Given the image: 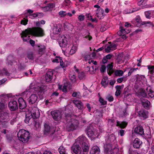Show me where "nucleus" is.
Wrapping results in <instances>:
<instances>
[{
    "instance_id": "603ef678",
    "label": "nucleus",
    "mask_w": 154,
    "mask_h": 154,
    "mask_svg": "<svg viewBox=\"0 0 154 154\" xmlns=\"http://www.w3.org/2000/svg\"><path fill=\"white\" fill-rule=\"evenodd\" d=\"M106 99L109 102H111L114 100V98L112 95H108L106 97Z\"/></svg>"
},
{
    "instance_id": "79ce46f5",
    "label": "nucleus",
    "mask_w": 154,
    "mask_h": 154,
    "mask_svg": "<svg viewBox=\"0 0 154 154\" xmlns=\"http://www.w3.org/2000/svg\"><path fill=\"white\" fill-rule=\"evenodd\" d=\"M32 118V116L30 115L29 113L26 114V119L25 120V122L26 123H28L30 119Z\"/></svg>"
},
{
    "instance_id": "5701e85b",
    "label": "nucleus",
    "mask_w": 154,
    "mask_h": 154,
    "mask_svg": "<svg viewBox=\"0 0 154 154\" xmlns=\"http://www.w3.org/2000/svg\"><path fill=\"white\" fill-rule=\"evenodd\" d=\"M53 75V72L52 71H48L47 72L45 76V80L46 82H48L51 81Z\"/></svg>"
},
{
    "instance_id": "e433bc0d",
    "label": "nucleus",
    "mask_w": 154,
    "mask_h": 154,
    "mask_svg": "<svg viewBox=\"0 0 154 154\" xmlns=\"http://www.w3.org/2000/svg\"><path fill=\"white\" fill-rule=\"evenodd\" d=\"M77 47L76 45H73L70 51V53L72 54L75 53L77 50Z\"/></svg>"
},
{
    "instance_id": "a18cd8bd",
    "label": "nucleus",
    "mask_w": 154,
    "mask_h": 154,
    "mask_svg": "<svg viewBox=\"0 0 154 154\" xmlns=\"http://www.w3.org/2000/svg\"><path fill=\"white\" fill-rule=\"evenodd\" d=\"M147 66L149 70V72L150 73L152 74L154 73V66Z\"/></svg>"
},
{
    "instance_id": "2f4dec72",
    "label": "nucleus",
    "mask_w": 154,
    "mask_h": 154,
    "mask_svg": "<svg viewBox=\"0 0 154 154\" xmlns=\"http://www.w3.org/2000/svg\"><path fill=\"white\" fill-rule=\"evenodd\" d=\"M153 13V11H146L144 12V14L146 17L147 18L150 19L151 17V14Z\"/></svg>"
},
{
    "instance_id": "473e14b6",
    "label": "nucleus",
    "mask_w": 154,
    "mask_h": 154,
    "mask_svg": "<svg viewBox=\"0 0 154 154\" xmlns=\"http://www.w3.org/2000/svg\"><path fill=\"white\" fill-rule=\"evenodd\" d=\"M142 143V141L139 139L138 138H135V148H139Z\"/></svg>"
},
{
    "instance_id": "f704fd0d",
    "label": "nucleus",
    "mask_w": 154,
    "mask_h": 154,
    "mask_svg": "<svg viewBox=\"0 0 154 154\" xmlns=\"http://www.w3.org/2000/svg\"><path fill=\"white\" fill-rule=\"evenodd\" d=\"M116 91L115 93V95L116 96H119L121 94V91L120 90L121 89V87L120 86H116Z\"/></svg>"
},
{
    "instance_id": "09e8293b",
    "label": "nucleus",
    "mask_w": 154,
    "mask_h": 154,
    "mask_svg": "<svg viewBox=\"0 0 154 154\" xmlns=\"http://www.w3.org/2000/svg\"><path fill=\"white\" fill-rule=\"evenodd\" d=\"M1 117L2 119H8L9 117V114L7 112H5L2 115Z\"/></svg>"
},
{
    "instance_id": "6e6d98bb",
    "label": "nucleus",
    "mask_w": 154,
    "mask_h": 154,
    "mask_svg": "<svg viewBox=\"0 0 154 154\" xmlns=\"http://www.w3.org/2000/svg\"><path fill=\"white\" fill-rule=\"evenodd\" d=\"M72 96L73 97H79L80 96V93L79 92H74L72 93Z\"/></svg>"
},
{
    "instance_id": "f03ea898",
    "label": "nucleus",
    "mask_w": 154,
    "mask_h": 154,
    "mask_svg": "<svg viewBox=\"0 0 154 154\" xmlns=\"http://www.w3.org/2000/svg\"><path fill=\"white\" fill-rule=\"evenodd\" d=\"M65 115L67 120L69 119V121L68 122L66 126L67 130L68 131H70L76 129L78 127L79 124L78 121L73 118L70 119V114L66 115L65 114Z\"/></svg>"
},
{
    "instance_id": "6ab92c4d",
    "label": "nucleus",
    "mask_w": 154,
    "mask_h": 154,
    "mask_svg": "<svg viewBox=\"0 0 154 154\" xmlns=\"http://www.w3.org/2000/svg\"><path fill=\"white\" fill-rule=\"evenodd\" d=\"M103 12L104 10L102 9H97L96 11L97 17L100 19L103 18L104 16Z\"/></svg>"
},
{
    "instance_id": "c756f323",
    "label": "nucleus",
    "mask_w": 154,
    "mask_h": 154,
    "mask_svg": "<svg viewBox=\"0 0 154 154\" xmlns=\"http://www.w3.org/2000/svg\"><path fill=\"white\" fill-rule=\"evenodd\" d=\"M115 140V137L113 134L110 135L107 140L108 144H112V143Z\"/></svg>"
},
{
    "instance_id": "680f3d73",
    "label": "nucleus",
    "mask_w": 154,
    "mask_h": 154,
    "mask_svg": "<svg viewBox=\"0 0 154 154\" xmlns=\"http://www.w3.org/2000/svg\"><path fill=\"white\" fill-rule=\"evenodd\" d=\"M106 66L104 65H102L100 68V71L102 72H104L106 70Z\"/></svg>"
},
{
    "instance_id": "9d476101",
    "label": "nucleus",
    "mask_w": 154,
    "mask_h": 154,
    "mask_svg": "<svg viewBox=\"0 0 154 154\" xmlns=\"http://www.w3.org/2000/svg\"><path fill=\"white\" fill-rule=\"evenodd\" d=\"M33 118H37L40 116V114L38 109L35 107H33L29 113Z\"/></svg>"
},
{
    "instance_id": "39448f33",
    "label": "nucleus",
    "mask_w": 154,
    "mask_h": 154,
    "mask_svg": "<svg viewBox=\"0 0 154 154\" xmlns=\"http://www.w3.org/2000/svg\"><path fill=\"white\" fill-rule=\"evenodd\" d=\"M79 138H82V140L80 141V145L82 144V152L83 154H87L89 150V147L88 144V141L86 138L83 136H82L79 137Z\"/></svg>"
},
{
    "instance_id": "aec40b11",
    "label": "nucleus",
    "mask_w": 154,
    "mask_h": 154,
    "mask_svg": "<svg viewBox=\"0 0 154 154\" xmlns=\"http://www.w3.org/2000/svg\"><path fill=\"white\" fill-rule=\"evenodd\" d=\"M135 134L140 135L144 134L143 129L141 126L139 125L137 126L135 128Z\"/></svg>"
},
{
    "instance_id": "a19ab883",
    "label": "nucleus",
    "mask_w": 154,
    "mask_h": 154,
    "mask_svg": "<svg viewBox=\"0 0 154 154\" xmlns=\"http://www.w3.org/2000/svg\"><path fill=\"white\" fill-rule=\"evenodd\" d=\"M123 72L120 70H117L115 72V75L116 76H121L123 75Z\"/></svg>"
},
{
    "instance_id": "9b49d317",
    "label": "nucleus",
    "mask_w": 154,
    "mask_h": 154,
    "mask_svg": "<svg viewBox=\"0 0 154 154\" xmlns=\"http://www.w3.org/2000/svg\"><path fill=\"white\" fill-rule=\"evenodd\" d=\"M68 43L66 38L65 36H62L59 38V45L61 47H66Z\"/></svg>"
},
{
    "instance_id": "4be33fe9",
    "label": "nucleus",
    "mask_w": 154,
    "mask_h": 154,
    "mask_svg": "<svg viewBox=\"0 0 154 154\" xmlns=\"http://www.w3.org/2000/svg\"><path fill=\"white\" fill-rule=\"evenodd\" d=\"M100 152V149L96 146L92 147L90 151V154H99Z\"/></svg>"
},
{
    "instance_id": "72a5a7b5",
    "label": "nucleus",
    "mask_w": 154,
    "mask_h": 154,
    "mask_svg": "<svg viewBox=\"0 0 154 154\" xmlns=\"http://www.w3.org/2000/svg\"><path fill=\"white\" fill-rule=\"evenodd\" d=\"M54 6H55L54 4L53 3L49 4L47 6L45 7L44 9L47 11L51 10L53 8Z\"/></svg>"
},
{
    "instance_id": "423d86ee",
    "label": "nucleus",
    "mask_w": 154,
    "mask_h": 154,
    "mask_svg": "<svg viewBox=\"0 0 154 154\" xmlns=\"http://www.w3.org/2000/svg\"><path fill=\"white\" fill-rule=\"evenodd\" d=\"M152 24V23L150 21L142 22L139 15H137L135 17V26L137 27H140L142 25H145V26H150Z\"/></svg>"
},
{
    "instance_id": "37998d69",
    "label": "nucleus",
    "mask_w": 154,
    "mask_h": 154,
    "mask_svg": "<svg viewBox=\"0 0 154 154\" xmlns=\"http://www.w3.org/2000/svg\"><path fill=\"white\" fill-rule=\"evenodd\" d=\"M1 73L3 75H5L8 77L10 75V74L5 69H3L2 70Z\"/></svg>"
},
{
    "instance_id": "1a4fd4ad",
    "label": "nucleus",
    "mask_w": 154,
    "mask_h": 154,
    "mask_svg": "<svg viewBox=\"0 0 154 154\" xmlns=\"http://www.w3.org/2000/svg\"><path fill=\"white\" fill-rule=\"evenodd\" d=\"M137 116L143 119H145L148 117V112L144 109H141L137 112Z\"/></svg>"
},
{
    "instance_id": "3c124183",
    "label": "nucleus",
    "mask_w": 154,
    "mask_h": 154,
    "mask_svg": "<svg viewBox=\"0 0 154 154\" xmlns=\"http://www.w3.org/2000/svg\"><path fill=\"white\" fill-rule=\"evenodd\" d=\"M127 80V79L125 77L119 78L117 79V81L119 83H121L123 81H125Z\"/></svg>"
},
{
    "instance_id": "bb28decb",
    "label": "nucleus",
    "mask_w": 154,
    "mask_h": 154,
    "mask_svg": "<svg viewBox=\"0 0 154 154\" xmlns=\"http://www.w3.org/2000/svg\"><path fill=\"white\" fill-rule=\"evenodd\" d=\"M61 29L60 25L54 26L53 28V33L54 34H58L61 31Z\"/></svg>"
},
{
    "instance_id": "c85d7f7f",
    "label": "nucleus",
    "mask_w": 154,
    "mask_h": 154,
    "mask_svg": "<svg viewBox=\"0 0 154 154\" xmlns=\"http://www.w3.org/2000/svg\"><path fill=\"white\" fill-rule=\"evenodd\" d=\"M120 30L118 32V34L120 36L122 35H123L128 34L129 32V31L128 30V31H126L125 29H123V27L122 26H120Z\"/></svg>"
},
{
    "instance_id": "7ed1b4c3",
    "label": "nucleus",
    "mask_w": 154,
    "mask_h": 154,
    "mask_svg": "<svg viewBox=\"0 0 154 154\" xmlns=\"http://www.w3.org/2000/svg\"><path fill=\"white\" fill-rule=\"evenodd\" d=\"M17 136L19 140L23 143H27L30 137L29 132L24 129L20 130Z\"/></svg>"
},
{
    "instance_id": "f3484780",
    "label": "nucleus",
    "mask_w": 154,
    "mask_h": 154,
    "mask_svg": "<svg viewBox=\"0 0 154 154\" xmlns=\"http://www.w3.org/2000/svg\"><path fill=\"white\" fill-rule=\"evenodd\" d=\"M38 97L35 94H32L28 99V101L30 104L35 103L37 100Z\"/></svg>"
},
{
    "instance_id": "864d4df0",
    "label": "nucleus",
    "mask_w": 154,
    "mask_h": 154,
    "mask_svg": "<svg viewBox=\"0 0 154 154\" xmlns=\"http://www.w3.org/2000/svg\"><path fill=\"white\" fill-rule=\"evenodd\" d=\"M70 80L73 82H75L76 81L75 76L74 75H70L69 76Z\"/></svg>"
},
{
    "instance_id": "4d7b16f0",
    "label": "nucleus",
    "mask_w": 154,
    "mask_h": 154,
    "mask_svg": "<svg viewBox=\"0 0 154 154\" xmlns=\"http://www.w3.org/2000/svg\"><path fill=\"white\" fill-rule=\"evenodd\" d=\"M99 101L102 105H105L107 103V102L101 97L100 98Z\"/></svg>"
},
{
    "instance_id": "ddd939ff",
    "label": "nucleus",
    "mask_w": 154,
    "mask_h": 154,
    "mask_svg": "<svg viewBox=\"0 0 154 154\" xmlns=\"http://www.w3.org/2000/svg\"><path fill=\"white\" fill-rule=\"evenodd\" d=\"M51 115L54 119L56 121H58L60 119L61 117V112L59 110L54 111L51 112Z\"/></svg>"
},
{
    "instance_id": "c03bdc74",
    "label": "nucleus",
    "mask_w": 154,
    "mask_h": 154,
    "mask_svg": "<svg viewBox=\"0 0 154 154\" xmlns=\"http://www.w3.org/2000/svg\"><path fill=\"white\" fill-rule=\"evenodd\" d=\"M7 107V105L3 103L0 102V113Z\"/></svg>"
},
{
    "instance_id": "58836bf2",
    "label": "nucleus",
    "mask_w": 154,
    "mask_h": 154,
    "mask_svg": "<svg viewBox=\"0 0 154 154\" xmlns=\"http://www.w3.org/2000/svg\"><path fill=\"white\" fill-rule=\"evenodd\" d=\"M60 154H67L65 149L62 146H60L58 149Z\"/></svg>"
},
{
    "instance_id": "0e129e2a",
    "label": "nucleus",
    "mask_w": 154,
    "mask_h": 154,
    "mask_svg": "<svg viewBox=\"0 0 154 154\" xmlns=\"http://www.w3.org/2000/svg\"><path fill=\"white\" fill-rule=\"evenodd\" d=\"M59 62L60 63V66L62 67L63 68L65 66L64 64V63L62 60V58L61 57V58H60Z\"/></svg>"
},
{
    "instance_id": "20e7f679",
    "label": "nucleus",
    "mask_w": 154,
    "mask_h": 154,
    "mask_svg": "<svg viewBox=\"0 0 154 154\" xmlns=\"http://www.w3.org/2000/svg\"><path fill=\"white\" fill-rule=\"evenodd\" d=\"M146 92L143 89L141 88L138 91L137 94L139 97H147V93L148 95L151 98H152L154 97V93L151 89L150 86H148L146 88Z\"/></svg>"
},
{
    "instance_id": "393cba45",
    "label": "nucleus",
    "mask_w": 154,
    "mask_h": 154,
    "mask_svg": "<svg viewBox=\"0 0 154 154\" xmlns=\"http://www.w3.org/2000/svg\"><path fill=\"white\" fill-rule=\"evenodd\" d=\"M72 3L70 0H65L63 3V7L66 8H69L71 7Z\"/></svg>"
},
{
    "instance_id": "4c0bfd02",
    "label": "nucleus",
    "mask_w": 154,
    "mask_h": 154,
    "mask_svg": "<svg viewBox=\"0 0 154 154\" xmlns=\"http://www.w3.org/2000/svg\"><path fill=\"white\" fill-rule=\"evenodd\" d=\"M86 60L88 59L91 58V53L88 52H85L82 54Z\"/></svg>"
},
{
    "instance_id": "338daca9",
    "label": "nucleus",
    "mask_w": 154,
    "mask_h": 154,
    "mask_svg": "<svg viewBox=\"0 0 154 154\" xmlns=\"http://www.w3.org/2000/svg\"><path fill=\"white\" fill-rule=\"evenodd\" d=\"M28 20H23L21 21V23L24 25H26V24H27V22H28Z\"/></svg>"
},
{
    "instance_id": "69168bd1",
    "label": "nucleus",
    "mask_w": 154,
    "mask_h": 154,
    "mask_svg": "<svg viewBox=\"0 0 154 154\" xmlns=\"http://www.w3.org/2000/svg\"><path fill=\"white\" fill-rule=\"evenodd\" d=\"M67 86L66 85H63L62 89V91L64 92H67Z\"/></svg>"
},
{
    "instance_id": "bf43d9fd",
    "label": "nucleus",
    "mask_w": 154,
    "mask_h": 154,
    "mask_svg": "<svg viewBox=\"0 0 154 154\" xmlns=\"http://www.w3.org/2000/svg\"><path fill=\"white\" fill-rule=\"evenodd\" d=\"M85 17V16L84 15H81L78 17V18L79 21H82L84 20Z\"/></svg>"
},
{
    "instance_id": "8fccbe9b",
    "label": "nucleus",
    "mask_w": 154,
    "mask_h": 154,
    "mask_svg": "<svg viewBox=\"0 0 154 154\" xmlns=\"http://www.w3.org/2000/svg\"><path fill=\"white\" fill-rule=\"evenodd\" d=\"M85 76V75L83 72H82L79 73L78 77L80 80H82L84 79Z\"/></svg>"
},
{
    "instance_id": "6e6552de",
    "label": "nucleus",
    "mask_w": 154,
    "mask_h": 154,
    "mask_svg": "<svg viewBox=\"0 0 154 154\" xmlns=\"http://www.w3.org/2000/svg\"><path fill=\"white\" fill-rule=\"evenodd\" d=\"M129 56L128 54L125 55L123 53L119 54L117 57V62L120 64L123 63L126 60L128 59Z\"/></svg>"
},
{
    "instance_id": "f8f14e48",
    "label": "nucleus",
    "mask_w": 154,
    "mask_h": 154,
    "mask_svg": "<svg viewBox=\"0 0 154 154\" xmlns=\"http://www.w3.org/2000/svg\"><path fill=\"white\" fill-rule=\"evenodd\" d=\"M8 106L11 111H14L18 108V106L16 101L12 100L10 101L8 104Z\"/></svg>"
},
{
    "instance_id": "dca6fc26",
    "label": "nucleus",
    "mask_w": 154,
    "mask_h": 154,
    "mask_svg": "<svg viewBox=\"0 0 154 154\" xmlns=\"http://www.w3.org/2000/svg\"><path fill=\"white\" fill-rule=\"evenodd\" d=\"M145 79V77L143 75H137L136 77V84L137 86H141L143 83V81Z\"/></svg>"
},
{
    "instance_id": "e2e57ef3",
    "label": "nucleus",
    "mask_w": 154,
    "mask_h": 154,
    "mask_svg": "<svg viewBox=\"0 0 154 154\" xmlns=\"http://www.w3.org/2000/svg\"><path fill=\"white\" fill-rule=\"evenodd\" d=\"M8 60H11V62H12V61L13 62V61H14V60H15L13 57L11 55H10L8 57Z\"/></svg>"
},
{
    "instance_id": "052dcab7",
    "label": "nucleus",
    "mask_w": 154,
    "mask_h": 154,
    "mask_svg": "<svg viewBox=\"0 0 154 154\" xmlns=\"http://www.w3.org/2000/svg\"><path fill=\"white\" fill-rule=\"evenodd\" d=\"M38 14H40L39 13H34L30 15L29 17L31 19H34L38 16Z\"/></svg>"
},
{
    "instance_id": "5fc2aeb1",
    "label": "nucleus",
    "mask_w": 154,
    "mask_h": 154,
    "mask_svg": "<svg viewBox=\"0 0 154 154\" xmlns=\"http://www.w3.org/2000/svg\"><path fill=\"white\" fill-rule=\"evenodd\" d=\"M59 14L60 15L61 17H65L67 15V13H66V12L65 11H60L59 13Z\"/></svg>"
},
{
    "instance_id": "412c9836",
    "label": "nucleus",
    "mask_w": 154,
    "mask_h": 154,
    "mask_svg": "<svg viewBox=\"0 0 154 154\" xmlns=\"http://www.w3.org/2000/svg\"><path fill=\"white\" fill-rule=\"evenodd\" d=\"M19 107L21 109L25 108L26 106V102L22 98H20L18 99Z\"/></svg>"
},
{
    "instance_id": "f257e3e1",
    "label": "nucleus",
    "mask_w": 154,
    "mask_h": 154,
    "mask_svg": "<svg viewBox=\"0 0 154 154\" xmlns=\"http://www.w3.org/2000/svg\"><path fill=\"white\" fill-rule=\"evenodd\" d=\"M21 34L23 41L26 42L30 39V34L36 36H42L44 35V32L43 30L41 28L35 27L32 29H26Z\"/></svg>"
},
{
    "instance_id": "13d9d810",
    "label": "nucleus",
    "mask_w": 154,
    "mask_h": 154,
    "mask_svg": "<svg viewBox=\"0 0 154 154\" xmlns=\"http://www.w3.org/2000/svg\"><path fill=\"white\" fill-rule=\"evenodd\" d=\"M56 58L53 60L52 61L53 63H59L60 61V58H61V57H56Z\"/></svg>"
},
{
    "instance_id": "4468645a",
    "label": "nucleus",
    "mask_w": 154,
    "mask_h": 154,
    "mask_svg": "<svg viewBox=\"0 0 154 154\" xmlns=\"http://www.w3.org/2000/svg\"><path fill=\"white\" fill-rule=\"evenodd\" d=\"M106 48H105V51L107 53H109L112 51L115 50L116 48V45L114 43H111L109 42L106 45Z\"/></svg>"
},
{
    "instance_id": "c9c22d12",
    "label": "nucleus",
    "mask_w": 154,
    "mask_h": 154,
    "mask_svg": "<svg viewBox=\"0 0 154 154\" xmlns=\"http://www.w3.org/2000/svg\"><path fill=\"white\" fill-rule=\"evenodd\" d=\"M44 133L45 134H47L50 131V127L47 124L44 125Z\"/></svg>"
},
{
    "instance_id": "a211bd4d",
    "label": "nucleus",
    "mask_w": 154,
    "mask_h": 154,
    "mask_svg": "<svg viewBox=\"0 0 154 154\" xmlns=\"http://www.w3.org/2000/svg\"><path fill=\"white\" fill-rule=\"evenodd\" d=\"M141 103L143 106L146 109H148L149 108L150 103L146 99L141 98Z\"/></svg>"
},
{
    "instance_id": "2eb2a0df",
    "label": "nucleus",
    "mask_w": 154,
    "mask_h": 154,
    "mask_svg": "<svg viewBox=\"0 0 154 154\" xmlns=\"http://www.w3.org/2000/svg\"><path fill=\"white\" fill-rule=\"evenodd\" d=\"M72 102L74 103L75 106L79 109L83 110L84 107L83 103L80 100H73Z\"/></svg>"
},
{
    "instance_id": "cd10ccee",
    "label": "nucleus",
    "mask_w": 154,
    "mask_h": 154,
    "mask_svg": "<svg viewBox=\"0 0 154 154\" xmlns=\"http://www.w3.org/2000/svg\"><path fill=\"white\" fill-rule=\"evenodd\" d=\"M117 125L118 126H119L121 128H124L127 125V123L124 122H119L118 121H116Z\"/></svg>"
},
{
    "instance_id": "49530a36",
    "label": "nucleus",
    "mask_w": 154,
    "mask_h": 154,
    "mask_svg": "<svg viewBox=\"0 0 154 154\" xmlns=\"http://www.w3.org/2000/svg\"><path fill=\"white\" fill-rule=\"evenodd\" d=\"M137 4L139 6L141 5H144L147 2V0H137Z\"/></svg>"
},
{
    "instance_id": "de8ad7c7",
    "label": "nucleus",
    "mask_w": 154,
    "mask_h": 154,
    "mask_svg": "<svg viewBox=\"0 0 154 154\" xmlns=\"http://www.w3.org/2000/svg\"><path fill=\"white\" fill-rule=\"evenodd\" d=\"M105 153L106 154H117L116 152H115L112 149L107 150L106 149L105 150Z\"/></svg>"
},
{
    "instance_id": "7c9ffc66",
    "label": "nucleus",
    "mask_w": 154,
    "mask_h": 154,
    "mask_svg": "<svg viewBox=\"0 0 154 154\" xmlns=\"http://www.w3.org/2000/svg\"><path fill=\"white\" fill-rule=\"evenodd\" d=\"M108 83V79L104 77L102 80L101 84L104 88L106 87Z\"/></svg>"
},
{
    "instance_id": "a878e982",
    "label": "nucleus",
    "mask_w": 154,
    "mask_h": 154,
    "mask_svg": "<svg viewBox=\"0 0 154 154\" xmlns=\"http://www.w3.org/2000/svg\"><path fill=\"white\" fill-rule=\"evenodd\" d=\"M113 65L112 63L109 64L107 66V72L108 74L110 75L113 72Z\"/></svg>"
},
{
    "instance_id": "774afa93",
    "label": "nucleus",
    "mask_w": 154,
    "mask_h": 154,
    "mask_svg": "<svg viewBox=\"0 0 154 154\" xmlns=\"http://www.w3.org/2000/svg\"><path fill=\"white\" fill-rule=\"evenodd\" d=\"M125 131L124 130L121 129L119 131V133L121 136H123L124 134Z\"/></svg>"
},
{
    "instance_id": "0eeeda50",
    "label": "nucleus",
    "mask_w": 154,
    "mask_h": 154,
    "mask_svg": "<svg viewBox=\"0 0 154 154\" xmlns=\"http://www.w3.org/2000/svg\"><path fill=\"white\" fill-rule=\"evenodd\" d=\"M87 133L89 137L93 138L98 137L97 131L95 129L93 128L92 127L87 128Z\"/></svg>"
},
{
    "instance_id": "ea45409f",
    "label": "nucleus",
    "mask_w": 154,
    "mask_h": 154,
    "mask_svg": "<svg viewBox=\"0 0 154 154\" xmlns=\"http://www.w3.org/2000/svg\"><path fill=\"white\" fill-rule=\"evenodd\" d=\"M34 56L32 52H29L27 54V57L29 60H32L34 59Z\"/></svg>"
},
{
    "instance_id": "b1692460",
    "label": "nucleus",
    "mask_w": 154,
    "mask_h": 154,
    "mask_svg": "<svg viewBox=\"0 0 154 154\" xmlns=\"http://www.w3.org/2000/svg\"><path fill=\"white\" fill-rule=\"evenodd\" d=\"M38 46L39 48L38 53L39 56H41L45 51V47L44 45H39Z\"/></svg>"
}]
</instances>
